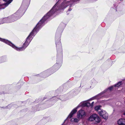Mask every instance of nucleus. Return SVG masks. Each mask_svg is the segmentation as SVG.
I'll return each mask as SVG.
<instances>
[{"mask_svg":"<svg viewBox=\"0 0 125 125\" xmlns=\"http://www.w3.org/2000/svg\"><path fill=\"white\" fill-rule=\"evenodd\" d=\"M56 3L51 10L45 15L39 22L36 27L32 31V36H34L38 31L39 29L43 25L44 22L50 17L55 12V9L57 5Z\"/></svg>","mask_w":125,"mask_h":125,"instance_id":"nucleus-1","label":"nucleus"},{"mask_svg":"<svg viewBox=\"0 0 125 125\" xmlns=\"http://www.w3.org/2000/svg\"><path fill=\"white\" fill-rule=\"evenodd\" d=\"M31 32L30 35L27 38L26 41L24 44L23 46L21 47H17L10 42L7 40H5L4 39H2L0 38V41H2L8 44L17 51H21L24 50L25 48L28 46L30 42L31 41L30 39L31 38Z\"/></svg>","mask_w":125,"mask_h":125,"instance_id":"nucleus-2","label":"nucleus"},{"mask_svg":"<svg viewBox=\"0 0 125 125\" xmlns=\"http://www.w3.org/2000/svg\"><path fill=\"white\" fill-rule=\"evenodd\" d=\"M13 15L9 17L5 18L0 19V24L5 23L11 22L14 21L15 18Z\"/></svg>","mask_w":125,"mask_h":125,"instance_id":"nucleus-3","label":"nucleus"},{"mask_svg":"<svg viewBox=\"0 0 125 125\" xmlns=\"http://www.w3.org/2000/svg\"><path fill=\"white\" fill-rule=\"evenodd\" d=\"M88 120L90 121H92L94 120L98 123L100 122L101 120L100 118L97 115L95 114L91 115L89 118Z\"/></svg>","mask_w":125,"mask_h":125,"instance_id":"nucleus-4","label":"nucleus"},{"mask_svg":"<svg viewBox=\"0 0 125 125\" xmlns=\"http://www.w3.org/2000/svg\"><path fill=\"white\" fill-rule=\"evenodd\" d=\"M98 113L99 115L102 116L104 119H107L108 117V114L105 111L101 110L100 111H98Z\"/></svg>","mask_w":125,"mask_h":125,"instance_id":"nucleus-5","label":"nucleus"},{"mask_svg":"<svg viewBox=\"0 0 125 125\" xmlns=\"http://www.w3.org/2000/svg\"><path fill=\"white\" fill-rule=\"evenodd\" d=\"M85 115V111L82 110H80L77 113V117L80 119L84 117Z\"/></svg>","mask_w":125,"mask_h":125,"instance_id":"nucleus-6","label":"nucleus"},{"mask_svg":"<svg viewBox=\"0 0 125 125\" xmlns=\"http://www.w3.org/2000/svg\"><path fill=\"white\" fill-rule=\"evenodd\" d=\"M70 2V1H65L63 2L61 6V9H64L67 7L69 5L68 4Z\"/></svg>","mask_w":125,"mask_h":125,"instance_id":"nucleus-7","label":"nucleus"},{"mask_svg":"<svg viewBox=\"0 0 125 125\" xmlns=\"http://www.w3.org/2000/svg\"><path fill=\"white\" fill-rule=\"evenodd\" d=\"M117 123L119 125H125V119H120L118 121Z\"/></svg>","mask_w":125,"mask_h":125,"instance_id":"nucleus-8","label":"nucleus"},{"mask_svg":"<svg viewBox=\"0 0 125 125\" xmlns=\"http://www.w3.org/2000/svg\"><path fill=\"white\" fill-rule=\"evenodd\" d=\"M76 112L77 110L76 109H73L69 114L68 118H71L72 117L73 115Z\"/></svg>","mask_w":125,"mask_h":125,"instance_id":"nucleus-9","label":"nucleus"},{"mask_svg":"<svg viewBox=\"0 0 125 125\" xmlns=\"http://www.w3.org/2000/svg\"><path fill=\"white\" fill-rule=\"evenodd\" d=\"M60 39H59L58 41H57L56 40V47L57 48L59 47L61 49L62 48L61 44V42L60 41Z\"/></svg>","mask_w":125,"mask_h":125,"instance_id":"nucleus-10","label":"nucleus"},{"mask_svg":"<svg viewBox=\"0 0 125 125\" xmlns=\"http://www.w3.org/2000/svg\"><path fill=\"white\" fill-rule=\"evenodd\" d=\"M4 0L6 2L4 5L5 7H6L12 2V0Z\"/></svg>","mask_w":125,"mask_h":125,"instance_id":"nucleus-11","label":"nucleus"},{"mask_svg":"<svg viewBox=\"0 0 125 125\" xmlns=\"http://www.w3.org/2000/svg\"><path fill=\"white\" fill-rule=\"evenodd\" d=\"M71 121L72 122H78L79 121V120L77 119L76 118H72L71 119Z\"/></svg>","mask_w":125,"mask_h":125,"instance_id":"nucleus-12","label":"nucleus"},{"mask_svg":"<svg viewBox=\"0 0 125 125\" xmlns=\"http://www.w3.org/2000/svg\"><path fill=\"white\" fill-rule=\"evenodd\" d=\"M121 83L122 82H118L117 84L115 85L114 86L115 87H118L121 84Z\"/></svg>","mask_w":125,"mask_h":125,"instance_id":"nucleus-13","label":"nucleus"},{"mask_svg":"<svg viewBox=\"0 0 125 125\" xmlns=\"http://www.w3.org/2000/svg\"><path fill=\"white\" fill-rule=\"evenodd\" d=\"M100 106H96L95 107V110L96 111H98L100 109Z\"/></svg>","mask_w":125,"mask_h":125,"instance_id":"nucleus-14","label":"nucleus"},{"mask_svg":"<svg viewBox=\"0 0 125 125\" xmlns=\"http://www.w3.org/2000/svg\"><path fill=\"white\" fill-rule=\"evenodd\" d=\"M113 86H111L110 87H109V88H108V89L107 90H109L110 91H111L113 89Z\"/></svg>","mask_w":125,"mask_h":125,"instance_id":"nucleus-15","label":"nucleus"},{"mask_svg":"<svg viewBox=\"0 0 125 125\" xmlns=\"http://www.w3.org/2000/svg\"><path fill=\"white\" fill-rule=\"evenodd\" d=\"M86 105L87 106H91V104L89 103H87L86 104Z\"/></svg>","mask_w":125,"mask_h":125,"instance_id":"nucleus-16","label":"nucleus"},{"mask_svg":"<svg viewBox=\"0 0 125 125\" xmlns=\"http://www.w3.org/2000/svg\"><path fill=\"white\" fill-rule=\"evenodd\" d=\"M94 102H93L91 103V106L92 107V106H93V104H94Z\"/></svg>","mask_w":125,"mask_h":125,"instance_id":"nucleus-17","label":"nucleus"},{"mask_svg":"<svg viewBox=\"0 0 125 125\" xmlns=\"http://www.w3.org/2000/svg\"><path fill=\"white\" fill-rule=\"evenodd\" d=\"M74 2H76L78 1H79V0H74Z\"/></svg>","mask_w":125,"mask_h":125,"instance_id":"nucleus-18","label":"nucleus"},{"mask_svg":"<svg viewBox=\"0 0 125 125\" xmlns=\"http://www.w3.org/2000/svg\"><path fill=\"white\" fill-rule=\"evenodd\" d=\"M71 9H69L68 10L69 11H71Z\"/></svg>","mask_w":125,"mask_h":125,"instance_id":"nucleus-19","label":"nucleus"},{"mask_svg":"<svg viewBox=\"0 0 125 125\" xmlns=\"http://www.w3.org/2000/svg\"><path fill=\"white\" fill-rule=\"evenodd\" d=\"M124 115H125V113H124Z\"/></svg>","mask_w":125,"mask_h":125,"instance_id":"nucleus-20","label":"nucleus"}]
</instances>
